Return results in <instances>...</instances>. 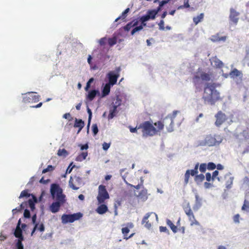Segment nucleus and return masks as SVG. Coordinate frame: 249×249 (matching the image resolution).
Segmentation results:
<instances>
[{"label":"nucleus","instance_id":"obj_33","mask_svg":"<svg viewBox=\"0 0 249 249\" xmlns=\"http://www.w3.org/2000/svg\"><path fill=\"white\" fill-rule=\"evenodd\" d=\"M68 155V152L64 148L59 149L57 151V155L59 157H66Z\"/></svg>","mask_w":249,"mask_h":249},{"label":"nucleus","instance_id":"obj_54","mask_svg":"<svg viewBox=\"0 0 249 249\" xmlns=\"http://www.w3.org/2000/svg\"><path fill=\"white\" fill-rule=\"evenodd\" d=\"M107 41V38L106 37H103L101 38L99 40V43L101 46H104L106 44Z\"/></svg>","mask_w":249,"mask_h":249},{"label":"nucleus","instance_id":"obj_35","mask_svg":"<svg viewBox=\"0 0 249 249\" xmlns=\"http://www.w3.org/2000/svg\"><path fill=\"white\" fill-rule=\"evenodd\" d=\"M187 216L189 218V220L191 222V225H193L194 224H196V225L198 224V222L195 218V216H194V213L193 212L192 213H191L190 214L187 215Z\"/></svg>","mask_w":249,"mask_h":249},{"label":"nucleus","instance_id":"obj_59","mask_svg":"<svg viewBox=\"0 0 249 249\" xmlns=\"http://www.w3.org/2000/svg\"><path fill=\"white\" fill-rule=\"evenodd\" d=\"M110 147V143L104 142L103 144V149L104 150H107Z\"/></svg>","mask_w":249,"mask_h":249},{"label":"nucleus","instance_id":"obj_62","mask_svg":"<svg viewBox=\"0 0 249 249\" xmlns=\"http://www.w3.org/2000/svg\"><path fill=\"white\" fill-rule=\"evenodd\" d=\"M204 187L207 189H209V188L213 187V184L208 183L207 182H205L204 184Z\"/></svg>","mask_w":249,"mask_h":249},{"label":"nucleus","instance_id":"obj_17","mask_svg":"<svg viewBox=\"0 0 249 249\" xmlns=\"http://www.w3.org/2000/svg\"><path fill=\"white\" fill-rule=\"evenodd\" d=\"M227 36H220L218 34L212 36L210 37V40L213 42H225L227 39Z\"/></svg>","mask_w":249,"mask_h":249},{"label":"nucleus","instance_id":"obj_56","mask_svg":"<svg viewBox=\"0 0 249 249\" xmlns=\"http://www.w3.org/2000/svg\"><path fill=\"white\" fill-rule=\"evenodd\" d=\"M23 215H24V217H25V218H30V216H31L30 212L27 209H25L24 210V212Z\"/></svg>","mask_w":249,"mask_h":249},{"label":"nucleus","instance_id":"obj_3","mask_svg":"<svg viewBox=\"0 0 249 249\" xmlns=\"http://www.w3.org/2000/svg\"><path fill=\"white\" fill-rule=\"evenodd\" d=\"M178 111H174L172 114H169L162 121H158L154 123L156 126H158V130L160 132L163 130L165 126L168 132L173 131L174 119L176 117Z\"/></svg>","mask_w":249,"mask_h":249},{"label":"nucleus","instance_id":"obj_8","mask_svg":"<svg viewBox=\"0 0 249 249\" xmlns=\"http://www.w3.org/2000/svg\"><path fill=\"white\" fill-rule=\"evenodd\" d=\"M33 92H29L25 94L23 97L22 102L24 103H36L39 100L40 96L38 95L34 94Z\"/></svg>","mask_w":249,"mask_h":249},{"label":"nucleus","instance_id":"obj_24","mask_svg":"<svg viewBox=\"0 0 249 249\" xmlns=\"http://www.w3.org/2000/svg\"><path fill=\"white\" fill-rule=\"evenodd\" d=\"M138 23V21L137 20H133L124 26V29L125 31H129L131 28L137 26Z\"/></svg>","mask_w":249,"mask_h":249},{"label":"nucleus","instance_id":"obj_1","mask_svg":"<svg viewBox=\"0 0 249 249\" xmlns=\"http://www.w3.org/2000/svg\"><path fill=\"white\" fill-rule=\"evenodd\" d=\"M208 82L205 84L203 99L208 104L214 105L220 98L219 93L215 89L217 84L212 80L211 77L208 74L203 73V81Z\"/></svg>","mask_w":249,"mask_h":249},{"label":"nucleus","instance_id":"obj_34","mask_svg":"<svg viewBox=\"0 0 249 249\" xmlns=\"http://www.w3.org/2000/svg\"><path fill=\"white\" fill-rule=\"evenodd\" d=\"M168 3L166 1H160V3H159V6L157 7V8L155 9H153L154 11H155V12L156 13V14L157 15L158 13L161 11L162 7L165 4Z\"/></svg>","mask_w":249,"mask_h":249},{"label":"nucleus","instance_id":"obj_10","mask_svg":"<svg viewBox=\"0 0 249 249\" xmlns=\"http://www.w3.org/2000/svg\"><path fill=\"white\" fill-rule=\"evenodd\" d=\"M239 13L236 11L233 8L230 9L229 19L231 23L236 25L239 20Z\"/></svg>","mask_w":249,"mask_h":249},{"label":"nucleus","instance_id":"obj_7","mask_svg":"<svg viewBox=\"0 0 249 249\" xmlns=\"http://www.w3.org/2000/svg\"><path fill=\"white\" fill-rule=\"evenodd\" d=\"M121 71V68L120 67L116 68L115 71H111L107 74V77L108 79V84L111 85L112 86L116 84L117 79L120 76L119 72Z\"/></svg>","mask_w":249,"mask_h":249},{"label":"nucleus","instance_id":"obj_44","mask_svg":"<svg viewBox=\"0 0 249 249\" xmlns=\"http://www.w3.org/2000/svg\"><path fill=\"white\" fill-rule=\"evenodd\" d=\"M87 111L89 114L88 123L87 126L88 127H89L90 125V121L92 117V112L91 109L89 107H88Z\"/></svg>","mask_w":249,"mask_h":249},{"label":"nucleus","instance_id":"obj_4","mask_svg":"<svg viewBox=\"0 0 249 249\" xmlns=\"http://www.w3.org/2000/svg\"><path fill=\"white\" fill-rule=\"evenodd\" d=\"M155 127L150 121H145L138 125V129H141L143 136H153L158 132V126Z\"/></svg>","mask_w":249,"mask_h":249},{"label":"nucleus","instance_id":"obj_2","mask_svg":"<svg viewBox=\"0 0 249 249\" xmlns=\"http://www.w3.org/2000/svg\"><path fill=\"white\" fill-rule=\"evenodd\" d=\"M51 193L53 198H55L56 201L53 202L50 206V210L53 213L59 211L60 207L65 202V195L62 194V190L56 184L51 185Z\"/></svg>","mask_w":249,"mask_h":249},{"label":"nucleus","instance_id":"obj_47","mask_svg":"<svg viewBox=\"0 0 249 249\" xmlns=\"http://www.w3.org/2000/svg\"><path fill=\"white\" fill-rule=\"evenodd\" d=\"M143 182V180L142 179H141V183L137 185H132L131 184H128V183L127 184H128V185L130 186L131 187H133V188H135L136 189L138 190L141 188V187L142 186Z\"/></svg>","mask_w":249,"mask_h":249},{"label":"nucleus","instance_id":"obj_23","mask_svg":"<svg viewBox=\"0 0 249 249\" xmlns=\"http://www.w3.org/2000/svg\"><path fill=\"white\" fill-rule=\"evenodd\" d=\"M138 197L143 201L146 200L148 198L147 190L143 189L139 194Z\"/></svg>","mask_w":249,"mask_h":249},{"label":"nucleus","instance_id":"obj_9","mask_svg":"<svg viewBox=\"0 0 249 249\" xmlns=\"http://www.w3.org/2000/svg\"><path fill=\"white\" fill-rule=\"evenodd\" d=\"M156 13L153 9L147 11L146 14L140 18V21L143 26L146 25L145 22L150 19L154 20L156 17Z\"/></svg>","mask_w":249,"mask_h":249},{"label":"nucleus","instance_id":"obj_49","mask_svg":"<svg viewBox=\"0 0 249 249\" xmlns=\"http://www.w3.org/2000/svg\"><path fill=\"white\" fill-rule=\"evenodd\" d=\"M159 29L161 31L165 30L164 21L163 19H161L158 24Z\"/></svg>","mask_w":249,"mask_h":249},{"label":"nucleus","instance_id":"obj_12","mask_svg":"<svg viewBox=\"0 0 249 249\" xmlns=\"http://www.w3.org/2000/svg\"><path fill=\"white\" fill-rule=\"evenodd\" d=\"M198 163L196 164L195 167L194 169L189 170H188L186 171L185 174V179H184V183L185 184H187L188 183L189 179L190 178V175L192 176L196 175L198 173Z\"/></svg>","mask_w":249,"mask_h":249},{"label":"nucleus","instance_id":"obj_18","mask_svg":"<svg viewBox=\"0 0 249 249\" xmlns=\"http://www.w3.org/2000/svg\"><path fill=\"white\" fill-rule=\"evenodd\" d=\"M152 214V213H147L145 216L143 217L142 221V224H144L145 227L146 228L149 229L151 227V224L149 222L148 220V218L149 217L150 215Z\"/></svg>","mask_w":249,"mask_h":249},{"label":"nucleus","instance_id":"obj_22","mask_svg":"<svg viewBox=\"0 0 249 249\" xmlns=\"http://www.w3.org/2000/svg\"><path fill=\"white\" fill-rule=\"evenodd\" d=\"M61 219L62 222L64 224L73 222L71 214H64L62 216Z\"/></svg>","mask_w":249,"mask_h":249},{"label":"nucleus","instance_id":"obj_57","mask_svg":"<svg viewBox=\"0 0 249 249\" xmlns=\"http://www.w3.org/2000/svg\"><path fill=\"white\" fill-rule=\"evenodd\" d=\"M73 179L77 182V185H79L81 184V178L80 177L74 176Z\"/></svg>","mask_w":249,"mask_h":249},{"label":"nucleus","instance_id":"obj_15","mask_svg":"<svg viewBox=\"0 0 249 249\" xmlns=\"http://www.w3.org/2000/svg\"><path fill=\"white\" fill-rule=\"evenodd\" d=\"M211 65L216 68H221L223 66V62L216 57H213L210 59Z\"/></svg>","mask_w":249,"mask_h":249},{"label":"nucleus","instance_id":"obj_55","mask_svg":"<svg viewBox=\"0 0 249 249\" xmlns=\"http://www.w3.org/2000/svg\"><path fill=\"white\" fill-rule=\"evenodd\" d=\"M37 230L41 232L44 231L45 230L44 224L43 223H41L39 225L38 224Z\"/></svg>","mask_w":249,"mask_h":249},{"label":"nucleus","instance_id":"obj_6","mask_svg":"<svg viewBox=\"0 0 249 249\" xmlns=\"http://www.w3.org/2000/svg\"><path fill=\"white\" fill-rule=\"evenodd\" d=\"M109 198V196L106 189V186L103 185H99L98 187V194L97 197L99 203H103L105 200Z\"/></svg>","mask_w":249,"mask_h":249},{"label":"nucleus","instance_id":"obj_63","mask_svg":"<svg viewBox=\"0 0 249 249\" xmlns=\"http://www.w3.org/2000/svg\"><path fill=\"white\" fill-rule=\"evenodd\" d=\"M206 179L208 181H210L212 179V176H211V173H207L206 174Z\"/></svg>","mask_w":249,"mask_h":249},{"label":"nucleus","instance_id":"obj_48","mask_svg":"<svg viewBox=\"0 0 249 249\" xmlns=\"http://www.w3.org/2000/svg\"><path fill=\"white\" fill-rule=\"evenodd\" d=\"M195 181L197 182V183H200L202 181V174H200L199 175H196L195 177Z\"/></svg>","mask_w":249,"mask_h":249},{"label":"nucleus","instance_id":"obj_31","mask_svg":"<svg viewBox=\"0 0 249 249\" xmlns=\"http://www.w3.org/2000/svg\"><path fill=\"white\" fill-rule=\"evenodd\" d=\"M166 224L169 227H170V229L174 233H176L177 232V227L175 226L170 220L167 219Z\"/></svg>","mask_w":249,"mask_h":249},{"label":"nucleus","instance_id":"obj_38","mask_svg":"<svg viewBox=\"0 0 249 249\" xmlns=\"http://www.w3.org/2000/svg\"><path fill=\"white\" fill-rule=\"evenodd\" d=\"M242 210L249 213V201L245 200L244 204L242 207Z\"/></svg>","mask_w":249,"mask_h":249},{"label":"nucleus","instance_id":"obj_16","mask_svg":"<svg viewBox=\"0 0 249 249\" xmlns=\"http://www.w3.org/2000/svg\"><path fill=\"white\" fill-rule=\"evenodd\" d=\"M18 239L16 240L15 249H24V246L22 241L24 240L23 235L17 237Z\"/></svg>","mask_w":249,"mask_h":249},{"label":"nucleus","instance_id":"obj_29","mask_svg":"<svg viewBox=\"0 0 249 249\" xmlns=\"http://www.w3.org/2000/svg\"><path fill=\"white\" fill-rule=\"evenodd\" d=\"M117 112V107L113 106L112 108L110 109L109 110V114L108 116V119H111L113 118L116 116Z\"/></svg>","mask_w":249,"mask_h":249},{"label":"nucleus","instance_id":"obj_20","mask_svg":"<svg viewBox=\"0 0 249 249\" xmlns=\"http://www.w3.org/2000/svg\"><path fill=\"white\" fill-rule=\"evenodd\" d=\"M84 122L82 121L81 119H77L76 118L75 119V123L74 124V127L79 128L78 133L79 132L82 130V129L84 127Z\"/></svg>","mask_w":249,"mask_h":249},{"label":"nucleus","instance_id":"obj_52","mask_svg":"<svg viewBox=\"0 0 249 249\" xmlns=\"http://www.w3.org/2000/svg\"><path fill=\"white\" fill-rule=\"evenodd\" d=\"M216 165L213 162H209L207 165V168L209 170H213L215 168Z\"/></svg>","mask_w":249,"mask_h":249},{"label":"nucleus","instance_id":"obj_40","mask_svg":"<svg viewBox=\"0 0 249 249\" xmlns=\"http://www.w3.org/2000/svg\"><path fill=\"white\" fill-rule=\"evenodd\" d=\"M30 196V194L28 193V190H24L21 192L19 198H20L24 197H28Z\"/></svg>","mask_w":249,"mask_h":249},{"label":"nucleus","instance_id":"obj_32","mask_svg":"<svg viewBox=\"0 0 249 249\" xmlns=\"http://www.w3.org/2000/svg\"><path fill=\"white\" fill-rule=\"evenodd\" d=\"M69 184L70 187L74 190H76L79 189V187H76V185H77V182L73 179L71 177L70 178Z\"/></svg>","mask_w":249,"mask_h":249},{"label":"nucleus","instance_id":"obj_46","mask_svg":"<svg viewBox=\"0 0 249 249\" xmlns=\"http://www.w3.org/2000/svg\"><path fill=\"white\" fill-rule=\"evenodd\" d=\"M54 169V168L52 165H49L47 166L46 168H45L42 171V173L44 174L49 171H53Z\"/></svg>","mask_w":249,"mask_h":249},{"label":"nucleus","instance_id":"obj_36","mask_svg":"<svg viewBox=\"0 0 249 249\" xmlns=\"http://www.w3.org/2000/svg\"><path fill=\"white\" fill-rule=\"evenodd\" d=\"M183 210L187 215L190 214V213L193 212L192 210H191V206L189 205V203H187L184 205Z\"/></svg>","mask_w":249,"mask_h":249},{"label":"nucleus","instance_id":"obj_39","mask_svg":"<svg viewBox=\"0 0 249 249\" xmlns=\"http://www.w3.org/2000/svg\"><path fill=\"white\" fill-rule=\"evenodd\" d=\"M113 106L118 107L122 105V100L119 98V96H117L114 102L113 103Z\"/></svg>","mask_w":249,"mask_h":249},{"label":"nucleus","instance_id":"obj_37","mask_svg":"<svg viewBox=\"0 0 249 249\" xmlns=\"http://www.w3.org/2000/svg\"><path fill=\"white\" fill-rule=\"evenodd\" d=\"M71 215V217L72 219L73 222L75 221L79 220L83 216V214L81 213H73Z\"/></svg>","mask_w":249,"mask_h":249},{"label":"nucleus","instance_id":"obj_30","mask_svg":"<svg viewBox=\"0 0 249 249\" xmlns=\"http://www.w3.org/2000/svg\"><path fill=\"white\" fill-rule=\"evenodd\" d=\"M130 9L129 8H126L121 14L120 16H119L118 18H117L115 21L117 22L119 19L123 20L124 21H125V19L126 17H127V14L129 12Z\"/></svg>","mask_w":249,"mask_h":249},{"label":"nucleus","instance_id":"obj_19","mask_svg":"<svg viewBox=\"0 0 249 249\" xmlns=\"http://www.w3.org/2000/svg\"><path fill=\"white\" fill-rule=\"evenodd\" d=\"M225 178L226 179H227L225 184L226 188L228 189H231L232 187L234 178L233 177H231L230 174H226Z\"/></svg>","mask_w":249,"mask_h":249},{"label":"nucleus","instance_id":"obj_27","mask_svg":"<svg viewBox=\"0 0 249 249\" xmlns=\"http://www.w3.org/2000/svg\"><path fill=\"white\" fill-rule=\"evenodd\" d=\"M112 86L111 85L107 83L105 86H104L102 92V96H106L107 95H108L110 91V87Z\"/></svg>","mask_w":249,"mask_h":249},{"label":"nucleus","instance_id":"obj_51","mask_svg":"<svg viewBox=\"0 0 249 249\" xmlns=\"http://www.w3.org/2000/svg\"><path fill=\"white\" fill-rule=\"evenodd\" d=\"M92 130L93 135H96L98 132V128L96 124H93L92 126Z\"/></svg>","mask_w":249,"mask_h":249},{"label":"nucleus","instance_id":"obj_14","mask_svg":"<svg viewBox=\"0 0 249 249\" xmlns=\"http://www.w3.org/2000/svg\"><path fill=\"white\" fill-rule=\"evenodd\" d=\"M126 225H127L126 227L123 228L122 229V232L124 235V239L127 240L129 238L132 237L134 235V233H132L130 235H129L128 236H127V233H129V232L130 231L129 228L130 229L133 228L134 227V225L132 223L130 222V223H128L126 224Z\"/></svg>","mask_w":249,"mask_h":249},{"label":"nucleus","instance_id":"obj_45","mask_svg":"<svg viewBox=\"0 0 249 249\" xmlns=\"http://www.w3.org/2000/svg\"><path fill=\"white\" fill-rule=\"evenodd\" d=\"M201 81V78L199 76H195L194 78V82L195 83V85L196 88V89H197L198 88V85H199V81Z\"/></svg>","mask_w":249,"mask_h":249},{"label":"nucleus","instance_id":"obj_58","mask_svg":"<svg viewBox=\"0 0 249 249\" xmlns=\"http://www.w3.org/2000/svg\"><path fill=\"white\" fill-rule=\"evenodd\" d=\"M160 232H164L169 233V231L168 230V229H167V228L166 227L160 226Z\"/></svg>","mask_w":249,"mask_h":249},{"label":"nucleus","instance_id":"obj_61","mask_svg":"<svg viewBox=\"0 0 249 249\" xmlns=\"http://www.w3.org/2000/svg\"><path fill=\"white\" fill-rule=\"evenodd\" d=\"M129 128L130 131L131 133H137V130L139 129L138 126H137L136 127L134 128H133L131 126H129Z\"/></svg>","mask_w":249,"mask_h":249},{"label":"nucleus","instance_id":"obj_60","mask_svg":"<svg viewBox=\"0 0 249 249\" xmlns=\"http://www.w3.org/2000/svg\"><path fill=\"white\" fill-rule=\"evenodd\" d=\"M72 163H73L72 162H71L70 163V164L69 165V167H68V168L67 169L66 173L70 174L71 172L72 169L74 167L75 165H73L72 167H71V166L72 165Z\"/></svg>","mask_w":249,"mask_h":249},{"label":"nucleus","instance_id":"obj_28","mask_svg":"<svg viewBox=\"0 0 249 249\" xmlns=\"http://www.w3.org/2000/svg\"><path fill=\"white\" fill-rule=\"evenodd\" d=\"M88 156V152H83L79 154L76 158L75 160L77 161H82L85 160Z\"/></svg>","mask_w":249,"mask_h":249},{"label":"nucleus","instance_id":"obj_11","mask_svg":"<svg viewBox=\"0 0 249 249\" xmlns=\"http://www.w3.org/2000/svg\"><path fill=\"white\" fill-rule=\"evenodd\" d=\"M215 117L216 118L215 124L218 127L220 126L227 119L226 115L221 111H218Z\"/></svg>","mask_w":249,"mask_h":249},{"label":"nucleus","instance_id":"obj_42","mask_svg":"<svg viewBox=\"0 0 249 249\" xmlns=\"http://www.w3.org/2000/svg\"><path fill=\"white\" fill-rule=\"evenodd\" d=\"M201 19H202V13L200 14L199 16L194 17L193 18V21L195 23V25H196L198 22H199Z\"/></svg>","mask_w":249,"mask_h":249},{"label":"nucleus","instance_id":"obj_43","mask_svg":"<svg viewBox=\"0 0 249 249\" xmlns=\"http://www.w3.org/2000/svg\"><path fill=\"white\" fill-rule=\"evenodd\" d=\"M143 28L142 25H140L139 26H135V27L132 29L131 32V34L132 35H133L136 32H138L141 30H142Z\"/></svg>","mask_w":249,"mask_h":249},{"label":"nucleus","instance_id":"obj_21","mask_svg":"<svg viewBox=\"0 0 249 249\" xmlns=\"http://www.w3.org/2000/svg\"><path fill=\"white\" fill-rule=\"evenodd\" d=\"M101 204V205L98 207L96 210L97 213L100 214H104L108 211V208L107 205L102 203Z\"/></svg>","mask_w":249,"mask_h":249},{"label":"nucleus","instance_id":"obj_13","mask_svg":"<svg viewBox=\"0 0 249 249\" xmlns=\"http://www.w3.org/2000/svg\"><path fill=\"white\" fill-rule=\"evenodd\" d=\"M230 77L233 79L237 78V81L241 82L242 80L243 73L240 71L238 70L237 69H233L230 73Z\"/></svg>","mask_w":249,"mask_h":249},{"label":"nucleus","instance_id":"obj_25","mask_svg":"<svg viewBox=\"0 0 249 249\" xmlns=\"http://www.w3.org/2000/svg\"><path fill=\"white\" fill-rule=\"evenodd\" d=\"M98 93L99 91L95 89L89 91L87 96V99L90 101H92Z\"/></svg>","mask_w":249,"mask_h":249},{"label":"nucleus","instance_id":"obj_5","mask_svg":"<svg viewBox=\"0 0 249 249\" xmlns=\"http://www.w3.org/2000/svg\"><path fill=\"white\" fill-rule=\"evenodd\" d=\"M222 137L220 135L210 134L205 137L203 141V145L212 146L218 145L222 142Z\"/></svg>","mask_w":249,"mask_h":249},{"label":"nucleus","instance_id":"obj_64","mask_svg":"<svg viewBox=\"0 0 249 249\" xmlns=\"http://www.w3.org/2000/svg\"><path fill=\"white\" fill-rule=\"evenodd\" d=\"M189 0H184L183 6L185 8H189L190 7V5H189Z\"/></svg>","mask_w":249,"mask_h":249},{"label":"nucleus","instance_id":"obj_26","mask_svg":"<svg viewBox=\"0 0 249 249\" xmlns=\"http://www.w3.org/2000/svg\"><path fill=\"white\" fill-rule=\"evenodd\" d=\"M20 223H21V221H20V219H19L18 221V225L17 226V227L16 228V230H15L14 233V235L16 237L22 235V229L20 227Z\"/></svg>","mask_w":249,"mask_h":249},{"label":"nucleus","instance_id":"obj_50","mask_svg":"<svg viewBox=\"0 0 249 249\" xmlns=\"http://www.w3.org/2000/svg\"><path fill=\"white\" fill-rule=\"evenodd\" d=\"M94 81V78H91L89 79V80L88 81V82L87 83V84H86V86L85 88V89L86 91H88L89 89V88H90V84L93 82Z\"/></svg>","mask_w":249,"mask_h":249},{"label":"nucleus","instance_id":"obj_53","mask_svg":"<svg viewBox=\"0 0 249 249\" xmlns=\"http://www.w3.org/2000/svg\"><path fill=\"white\" fill-rule=\"evenodd\" d=\"M28 203L29 207H30V208L32 210H33L34 209H35V203H34V201L32 199H29L28 201Z\"/></svg>","mask_w":249,"mask_h":249},{"label":"nucleus","instance_id":"obj_41","mask_svg":"<svg viewBox=\"0 0 249 249\" xmlns=\"http://www.w3.org/2000/svg\"><path fill=\"white\" fill-rule=\"evenodd\" d=\"M108 43L110 46H112L116 44L117 43L116 37H113L112 38H109L108 39Z\"/></svg>","mask_w":249,"mask_h":249}]
</instances>
